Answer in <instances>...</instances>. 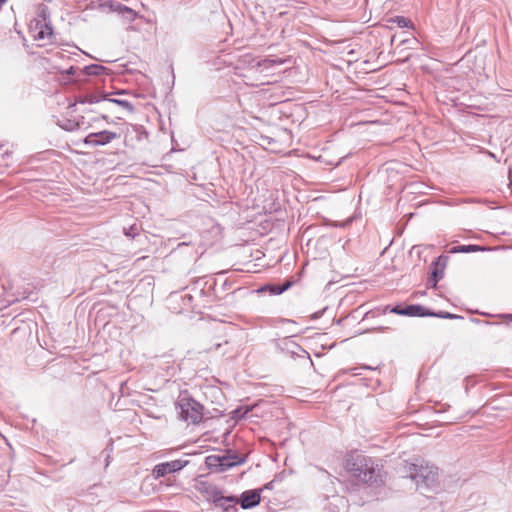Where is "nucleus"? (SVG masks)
I'll use <instances>...</instances> for the list:
<instances>
[{
  "label": "nucleus",
  "mask_w": 512,
  "mask_h": 512,
  "mask_svg": "<svg viewBox=\"0 0 512 512\" xmlns=\"http://www.w3.org/2000/svg\"><path fill=\"white\" fill-rule=\"evenodd\" d=\"M404 316L409 317H429L430 310L420 304H409L404 307Z\"/></svg>",
  "instance_id": "nucleus-9"
},
{
  "label": "nucleus",
  "mask_w": 512,
  "mask_h": 512,
  "mask_svg": "<svg viewBox=\"0 0 512 512\" xmlns=\"http://www.w3.org/2000/svg\"><path fill=\"white\" fill-rule=\"evenodd\" d=\"M490 250L489 247L481 246V245H475V244H469V245H457L450 249V253H473V252H479V251H487Z\"/></svg>",
  "instance_id": "nucleus-12"
},
{
  "label": "nucleus",
  "mask_w": 512,
  "mask_h": 512,
  "mask_svg": "<svg viewBox=\"0 0 512 512\" xmlns=\"http://www.w3.org/2000/svg\"><path fill=\"white\" fill-rule=\"evenodd\" d=\"M124 234L128 237L135 238L138 235L137 228L131 226L129 229H124Z\"/></svg>",
  "instance_id": "nucleus-24"
},
{
  "label": "nucleus",
  "mask_w": 512,
  "mask_h": 512,
  "mask_svg": "<svg viewBox=\"0 0 512 512\" xmlns=\"http://www.w3.org/2000/svg\"><path fill=\"white\" fill-rule=\"evenodd\" d=\"M58 125L65 131H74L78 128H80V122L70 119H65L63 121H59Z\"/></svg>",
  "instance_id": "nucleus-17"
},
{
  "label": "nucleus",
  "mask_w": 512,
  "mask_h": 512,
  "mask_svg": "<svg viewBox=\"0 0 512 512\" xmlns=\"http://www.w3.org/2000/svg\"><path fill=\"white\" fill-rule=\"evenodd\" d=\"M504 317H506V318H508V319L512 320V314H506V315H504Z\"/></svg>",
  "instance_id": "nucleus-29"
},
{
  "label": "nucleus",
  "mask_w": 512,
  "mask_h": 512,
  "mask_svg": "<svg viewBox=\"0 0 512 512\" xmlns=\"http://www.w3.org/2000/svg\"><path fill=\"white\" fill-rule=\"evenodd\" d=\"M245 461V458L238 456L237 454L227 455H212L206 458V463L209 466H218L220 471H225L234 466L240 465Z\"/></svg>",
  "instance_id": "nucleus-4"
},
{
  "label": "nucleus",
  "mask_w": 512,
  "mask_h": 512,
  "mask_svg": "<svg viewBox=\"0 0 512 512\" xmlns=\"http://www.w3.org/2000/svg\"><path fill=\"white\" fill-rule=\"evenodd\" d=\"M321 315H322V312H320V313H316V314H315V318H319Z\"/></svg>",
  "instance_id": "nucleus-30"
},
{
  "label": "nucleus",
  "mask_w": 512,
  "mask_h": 512,
  "mask_svg": "<svg viewBox=\"0 0 512 512\" xmlns=\"http://www.w3.org/2000/svg\"><path fill=\"white\" fill-rule=\"evenodd\" d=\"M444 276V271L443 269H440L438 267V262L437 261H434L432 263V272L430 274V277H432V280L434 282H439Z\"/></svg>",
  "instance_id": "nucleus-19"
},
{
  "label": "nucleus",
  "mask_w": 512,
  "mask_h": 512,
  "mask_svg": "<svg viewBox=\"0 0 512 512\" xmlns=\"http://www.w3.org/2000/svg\"><path fill=\"white\" fill-rule=\"evenodd\" d=\"M108 95L109 94L105 93V92L90 93V94L79 96V98L77 99V102L81 103V104L99 103L101 101L107 100Z\"/></svg>",
  "instance_id": "nucleus-11"
},
{
  "label": "nucleus",
  "mask_w": 512,
  "mask_h": 512,
  "mask_svg": "<svg viewBox=\"0 0 512 512\" xmlns=\"http://www.w3.org/2000/svg\"><path fill=\"white\" fill-rule=\"evenodd\" d=\"M409 472L418 489H430L438 479V468L433 465L412 464Z\"/></svg>",
  "instance_id": "nucleus-3"
},
{
  "label": "nucleus",
  "mask_w": 512,
  "mask_h": 512,
  "mask_svg": "<svg viewBox=\"0 0 512 512\" xmlns=\"http://www.w3.org/2000/svg\"><path fill=\"white\" fill-rule=\"evenodd\" d=\"M75 106H76V103L71 104V105L69 106V109H73Z\"/></svg>",
  "instance_id": "nucleus-31"
},
{
  "label": "nucleus",
  "mask_w": 512,
  "mask_h": 512,
  "mask_svg": "<svg viewBox=\"0 0 512 512\" xmlns=\"http://www.w3.org/2000/svg\"><path fill=\"white\" fill-rule=\"evenodd\" d=\"M37 16L41 18L44 21V23L51 21L49 8L45 4L39 5Z\"/></svg>",
  "instance_id": "nucleus-21"
},
{
  "label": "nucleus",
  "mask_w": 512,
  "mask_h": 512,
  "mask_svg": "<svg viewBox=\"0 0 512 512\" xmlns=\"http://www.w3.org/2000/svg\"><path fill=\"white\" fill-rule=\"evenodd\" d=\"M437 283H438V282H434V281L432 280V277H429V278H428V282H427V284H428V286H429V287H431V288H435V287L437 286Z\"/></svg>",
  "instance_id": "nucleus-26"
},
{
  "label": "nucleus",
  "mask_w": 512,
  "mask_h": 512,
  "mask_svg": "<svg viewBox=\"0 0 512 512\" xmlns=\"http://www.w3.org/2000/svg\"><path fill=\"white\" fill-rule=\"evenodd\" d=\"M102 118L107 120V116L106 115H102Z\"/></svg>",
  "instance_id": "nucleus-34"
},
{
  "label": "nucleus",
  "mask_w": 512,
  "mask_h": 512,
  "mask_svg": "<svg viewBox=\"0 0 512 512\" xmlns=\"http://www.w3.org/2000/svg\"><path fill=\"white\" fill-rule=\"evenodd\" d=\"M120 134L109 131V130H103L100 132H92L89 133L83 140L84 144L89 147H97V146H104L109 143H111L115 139H119Z\"/></svg>",
  "instance_id": "nucleus-5"
},
{
  "label": "nucleus",
  "mask_w": 512,
  "mask_h": 512,
  "mask_svg": "<svg viewBox=\"0 0 512 512\" xmlns=\"http://www.w3.org/2000/svg\"><path fill=\"white\" fill-rule=\"evenodd\" d=\"M346 469L359 481L368 485H378L383 481L379 465L364 455L347 459Z\"/></svg>",
  "instance_id": "nucleus-1"
},
{
  "label": "nucleus",
  "mask_w": 512,
  "mask_h": 512,
  "mask_svg": "<svg viewBox=\"0 0 512 512\" xmlns=\"http://www.w3.org/2000/svg\"><path fill=\"white\" fill-rule=\"evenodd\" d=\"M473 321H474V322H476V323H479V322H480V320H479V319H473Z\"/></svg>",
  "instance_id": "nucleus-33"
},
{
  "label": "nucleus",
  "mask_w": 512,
  "mask_h": 512,
  "mask_svg": "<svg viewBox=\"0 0 512 512\" xmlns=\"http://www.w3.org/2000/svg\"><path fill=\"white\" fill-rule=\"evenodd\" d=\"M394 22L397 23V25L400 28H406V27L412 26L411 20H409L408 18H406L404 16H396Z\"/></svg>",
  "instance_id": "nucleus-22"
},
{
  "label": "nucleus",
  "mask_w": 512,
  "mask_h": 512,
  "mask_svg": "<svg viewBox=\"0 0 512 512\" xmlns=\"http://www.w3.org/2000/svg\"><path fill=\"white\" fill-rule=\"evenodd\" d=\"M106 101H108L110 103L117 104V105L127 109L129 112H133V110H134L133 105L129 101H127V100L116 99V98H108L107 97Z\"/></svg>",
  "instance_id": "nucleus-20"
},
{
  "label": "nucleus",
  "mask_w": 512,
  "mask_h": 512,
  "mask_svg": "<svg viewBox=\"0 0 512 512\" xmlns=\"http://www.w3.org/2000/svg\"><path fill=\"white\" fill-rule=\"evenodd\" d=\"M260 500V490H247L240 496V505L243 509H251L256 507L260 503Z\"/></svg>",
  "instance_id": "nucleus-8"
},
{
  "label": "nucleus",
  "mask_w": 512,
  "mask_h": 512,
  "mask_svg": "<svg viewBox=\"0 0 512 512\" xmlns=\"http://www.w3.org/2000/svg\"><path fill=\"white\" fill-rule=\"evenodd\" d=\"M83 72L88 76H99V75H108L110 69L100 64H90L83 68Z\"/></svg>",
  "instance_id": "nucleus-13"
},
{
  "label": "nucleus",
  "mask_w": 512,
  "mask_h": 512,
  "mask_svg": "<svg viewBox=\"0 0 512 512\" xmlns=\"http://www.w3.org/2000/svg\"><path fill=\"white\" fill-rule=\"evenodd\" d=\"M430 314L431 315H429V317H437V318H442V319H463V317L460 315L453 314V313L446 312V311L433 312L430 310Z\"/></svg>",
  "instance_id": "nucleus-18"
},
{
  "label": "nucleus",
  "mask_w": 512,
  "mask_h": 512,
  "mask_svg": "<svg viewBox=\"0 0 512 512\" xmlns=\"http://www.w3.org/2000/svg\"><path fill=\"white\" fill-rule=\"evenodd\" d=\"M187 464V460L181 459L159 463L154 467L152 474L155 477V479H159L161 477L166 476L167 474L182 470Z\"/></svg>",
  "instance_id": "nucleus-6"
},
{
  "label": "nucleus",
  "mask_w": 512,
  "mask_h": 512,
  "mask_svg": "<svg viewBox=\"0 0 512 512\" xmlns=\"http://www.w3.org/2000/svg\"><path fill=\"white\" fill-rule=\"evenodd\" d=\"M211 498L215 507L222 509L223 512H237L236 504L239 500L236 496H223L220 490H214Z\"/></svg>",
  "instance_id": "nucleus-7"
},
{
  "label": "nucleus",
  "mask_w": 512,
  "mask_h": 512,
  "mask_svg": "<svg viewBox=\"0 0 512 512\" xmlns=\"http://www.w3.org/2000/svg\"><path fill=\"white\" fill-rule=\"evenodd\" d=\"M53 33V27H52V24H51V21H48V22H45L41 28H40V31L37 33V35L35 36V38L37 40H43L45 39L47 36H51Z\"/></svg>",
  "instance_id": "nucleus-16"
},
{
  "label": "nucleus",
  "mask_w": 512,
  "mask_h": 512,
  "mask_svg": "<svg viewBox=\"0 0 512 512\" xmlns=\"http://www.w3.org/2000/svg\"><path fill=\"white\" fill-rule=\"evenodd\" d=\"M220 346H221V344H220V343L216 344V345H215V349L220 348Z\"/></svg>",
  "instance_id": "nucleus-32"
},
{
  "label": "nucleus",
  "mask_w": 512,
  "mask_h": 512,
  "mask_svg": "<svg viewBox=\"0 0 512 512\" xmlns=\"http://www.w3.org/2000/svg\"><path fill=\"white\" fill-rule=\"evenodd\" d=\"M292 285L291 281H285L282 285L266 284L262 286L258 292H269L270 295H280L287 291Z\"/></svg>",
  "instance_id": "nucleus-10"
},
{
  "label": "nucleus",
  "mask_w": 512,
  "mask_h": 512,
  "mask_svg": "<svg viewBox=\"0 0 512 512\" xmlns=\"http://www.w3.org/2000/svg\"><path fill=\"white\" fill-rule=\"evenodd\" d=\"M273 486H274V481H270V482H268V483H266V484L264 485L263 489H268V490H270V489H273Z\"/></svg>",
  "instance_id": "nucleus-27"
},
{
  "label": "nucleus",
  "mask_w": 512,
  "mask_h": 512,
  "mask_svg": "<svg viewBox=\"0 0 512 512\" xmlns=\"http://www.w3.org/2000/svg\"><path fill=\"white\" fill-rule=\"evenodd\" d=\"M185 297H188V298H189V300H191V299H192V296H190V295H186Z\"/></svg>",
  "instance_id": "nucleus-35"
},
{
  "label": "nucleus",
  "mask_w": 512,
  "mask_h": 512,
  "mask_svg": "<svg viewBox=\"0 0 512 512\" xmlns=\"http://www.w3.org/2000/svg\"><path fill=\"white\" fill-rule=\"evenodd\" d=\"M252 408H253L252 406H248V405L239 406L230 412V417H231V419L236 420V421L242 420L247 416V414L250 411H252Z\"/></svg>",
  "instance_id": "nucleus-14"
},
{
  "label": "nucleus",
  "mask_w": 512,
  "mask_h": 512,
  "mask_svg": "<svg viewBox=\"0 0 512 512\" xmlns=\"http://www.w3.org/2000/svg\"><path fill=\"white\" fill-rule=\"evenodd\" d=\"M284 62H285L284 60L279 59V58H265L258 62V66L260 68H262L263 70H265V69H270L277 65H281Z\"/></svg>",
  "instance_id": "nucleus-15"
},
{
  "label": "nucleus",
  "mask_w": 512,
  "mask_h": 512,
  "mask_svg": "<svg viewBox=\"0 0 512 512\" xmlns=\"http://www.w3.org/2000/svg\"><path fill=\"white\" fill-rule=\"evenodd\" d=\"M175 409L178 417L189 424H199L203 419L204 406L187 391L179 394L175 402Z\"/></svg>",
  "instance_id": "nucleus-2"
},
{
  "label": "nucleus",
  "mask_w": 512,
  "mask_h": 512,
  "mask_svg": "<svg viewBox=\"0 0 512 512\" xmlns=\"http://www.w3.org/2000/svg\"><path fill=\"white\" fill-rule=\"evenodd\" d=\"M109 462H110V455L108 454L107 457H106V466L109 465Z\"/></svg>",
  "instance_id": "nucleus-28"
},
{
  "label": "nucleus",
  "mask_w": 512,
  "mask_h": 512,
  "mask_svg": "<svg viewBox=\"0 0 512 512\" xmlns=\"http://www.w3.org/2000/svg\"><path fill=\"white\" fill-rule=\"evenodd\" d=\"M385 310H389L390 313L404 316V307H402L401 305H395L392 308H389V306H387Z\"/></svg>",
  "instance_id": "nucleus-23"
},
{
  "label": "nucleus",
  "mask_w": 512,
  "mask_h": 512,
  "mask_svg": "<svg viewBox=\"0 0 512 512\" xmlns=\"http://www.w3.org/2000/svg\"><path fill=\"white\" fill-rule=\"evenodd\" d=\"M76 70H77V68H76V67H74V66H70V67L65 71V74L70 75V76L75 75Z\"/></svg>",
  "instance_id": "nucleus-25"
}]
</instances>
